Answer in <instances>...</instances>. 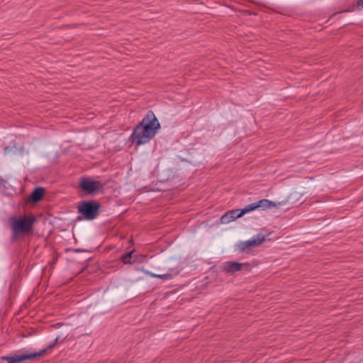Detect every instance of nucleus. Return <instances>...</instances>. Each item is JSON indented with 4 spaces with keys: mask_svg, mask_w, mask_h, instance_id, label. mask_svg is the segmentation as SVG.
Returning a JSON list of instances; mask_svg holds the SVG:
<instances>
[{
    "mask_svg": "<svg viewBox=\"0 0 363 363\" xmlns=\"http://www.w3.org/2000/svg\"><path fill=\"white\" fill-rule=\"evenodd\" d=\"M160 128V123L155 114L149 111L132 133V142L138 145L148 143Z\"/></svg>",
    "mask_w": 363,
    "mask_h": 363,
    "instance_id": "nucleus-1",
    "label": "nucleus"
},
{
    "mask_svg": "<svg viewBox=\"0 0 363 363\" xmlns=\"http://www.w3.org/2000/svg\"><path fill=\"white\" fill-rule=\"evenodd\" d=\"M34 222L35 218L33 216L11 218V223L13 235L18 237L29 233L32 231Z\"/></svg>",
    "mask_w": 363,
    "mask_h": 363,
    "instance_id": "nucleus-2",
    "label": "nucleus"
},
{
    "mask_svg": "<svg viewBox=\"0 0 363 363\" xmlns=\"http://www.w3.org/2000/svg\"><path fill=\"white\" fill-rule=\"evenodd\" d=\"M80 186L89 194H96L102 189V184L91 178L84 177L81 179Z\"/></svg>",
    "mask_w": 363,
    "mask_h": 363,
    "instance_id": "nucleus-3",
    "label": "nucleus"
},
{
    "mask_svg": "<svg viewBox=\"0 0 363 363\" xmlns=\"http://www.w3.org/2000/svg\"><path fill=\"white\" fill-rule=\"evenodd\" d=\"M99 210V205L96 202H84L79 206V212L87 219H94Z\"/></svg>",
    "mask_w": 363,
    "mask_h": 363,
    "instance_id": "nucleus-4",
    "label": "nucleus"
},
{
    "mask_svg": "<svg viewBox=\"0 0 363 363\" xmlns=\"http://www.w3.org/2000/svg\"><path fill=\"white\" fill-rule=\"evenodd\" d=\"M45 350H41L39 352L27 353L24 352H19L14 354L13 356L4 357L3 359L7 360L8 363H20L21 362L40 356L44 354Z\"/></svg>",
    "mask_w": 363,
    "mask_h": 363,
    "instance_id": "nucleus-5",
    "label": "nucleus"
},
{
    "mask_svg": "<svg viewBox=\"0 0 363 363\" xmlns=\"http://www.w3.org/2000/svg\"><path fill=\"white\" fill-rule=\"evenodd\" d=\"M264 240V236L258 234L245 241H240L237 243V247L242 252L262 244Z\"/></svg>",
    "mask_w": 363,
    "mask_h": 363,
    "instance_id": "nucleus-6",
    "label": "nucleus"
},
{
    "mask_svg": "<svg viewBox=\"0 0 363 363\" xmlns=\"http://www.w3.org/2000/svg\"><path fill=\"white\" fill-rule=\"evenodd\" d=\"M250 213L247 206L242 209H235L226 213L220 218V222L223 224L229 223L237 218H239L245 214Z\"/></svg>",
    "mask_w": 363,
    "mask_h": 363,
    "instance_id": "nucleus-7",
    "label": "nucleus"
},
{
    "mask_svg": "<svg viewBox=\"0 0 363 363\" xmlns=\"http://www.w3.org/2000/svg\"><path fill=\"white\" fill-rule=\"evenodd\" d=\"M247 206L249 208L250 212H251L258 208L266 210L273 207H276L277 204L267 199H261L257 202L247 205Z\"/></svg>",
    "mask_w": 363,
    "mask_h": 363,
    "instance_id": "nucleus-8",
    "label": "nucleus"
},
{
    "mask_svg": "<svg viewBox=\"0 0 363 363\" xmlns=\"http://www.w3.org/2000/svg\"><path fill=\"white\" fill-rule=\"evenodd\" d=\"M145 257L141 255L135 254L134 251L129 252L122 256L121 259L125 264H132L144 261Z\"/></svg>",
    "mask_w": 363,
    "mask_h": 363,
    "instance_id": "nucleus-9",
    "label": "nucleus"
},
{
    "mask_svg": "<svg viewBox=\"0 0 363 363\" xmlns=\"http://www.w3.org/2000/svg\"><path fill=\"white\" fill-rule=\"evenodd\" d=\"M243 264L238 262H226L225 263L224 268L228 272L233 273L240 271Z\"/></svg>",
    "mask_w": 363,
    "mask_h": 363,
    "instance_id": "nucleus-10",
    "label": "nucleus"
},
{
    "mask_svg": "<svg viewBox=\"0 0 363 363\" xmlns=\"http://www.w3.org/2000/svg\"><path fill=\"white\" fill-rule=\"evenodd\" d=\"M44 190L42 188H36L31 194L30 199L33 201H39L43 196Z\"/></svg>",
    "mask_w": 363,
    "mask_h": 363,
    "instance_id": "nucleus-11",
    "label": "nucleus"
},
{
    "mask_svg": "<svg viewBox=\"0 0 363 363\" xmlns=\"http://www.w3.org/2000/svg\"><path fill=\"white\" fill-rule=\"evenodd\" d=\"M145 273H146V274L149 275L150 277H154V278H160V279H169L172 278V275L169 273L157 274H154V273L148 272V271H146Z\"/></svg>",
    "mask_w": 363,
    "mask_h": 363,
    "instance_id": "nucleus-12",
    "label": "nucleus"
},
{
    "mask_svg": "<svg viewBox=\"0 0 363 363\" xmlns=\"http://www.w3.org/2000/svg\"><path fill=\"white\" fill-rule=\"evenodd\" d=\"M358 5L363 7V0H359Z\"/></svg>",
    "mask_w": 363,
    "mask_h": 363,
    "instance_id": "nucleus-13",
    "label": "nucleus"
},
{
    "mask_svg": "<svg viewBox=\"0 0 363 363\" xmlns=\"http://www.w3.org/2000/svg\"><path fill=\"white\" fill-rule=\"evenodd\" d=\"M61 338L60 336H57L55 339V341L57 342Z\"/></svg>",
    "mask_w": 363,
    "mask_h": 363,
    "instance_id": "nucleus-14",
    "label": "nucleus"
}]
</instances>
